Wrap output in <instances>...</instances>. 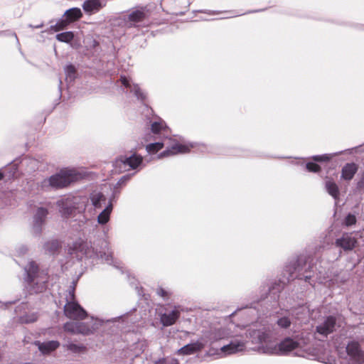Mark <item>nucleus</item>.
Returning <instances> with one entry per match:
<instances>
[{
  "label": "nucleus",
  "instance_id": "bf43d9fd",
  "mask_svg": "<svg viewBox=\"0 0 364 364\" xmlns=\"http://www.w3.org/2000/svg\"><path fill=\"white\" fill-rule=\"evenodd\" d=\"M294 164H296V165H299L300 164L299 162L296 161V162H293Z\"/></svg>",
  "mask_w": 364,
  "mask_h": 364
},
{
  "label": "nucleus",
  "instance_id": "4468645a",
  "mask_svg": "<svg viewBox=\"0 0 364 364\" xmlns=\"http://www.w3.org/2000/svg\"><path fill=\"white\" fill-rule=\"evenodd\" d=\"M48 215V210L44 207H39L33 216V228L35 234L40 235L42 232V227L45 223L46 219Z\"/></svg>",
  "mask_w": 364,
  "mask_h": 364
},
{
  "label": "nucleus",
  "instance_id": "6ab92c4d",
  "mask_svg": "<svg viewBox=\"0 0 364 364\" xmlns=\"http://www.w3.org/2000/svg\"><path fill=\"white\" fill-rule=\"evenodd\" d=\"M204 345L199 341L185 345L177 350L176 354L179 355H190L200 351Z\"/></svg>",
  "mask_w": 364,
  "mask_h": 364
},
{
  "label": "nucleus",
  "instance_id": "7c9ffc66",
  "mask_svg": "<svg viewBox=\"0 0 364 364\" xmlns=\"http://www.w3.org/2000/svg\"><path fill=\"white\" fill-rule=\"evenodd\" d=\"M61 247L60 242L58 240H52L44 244V249L50 254H55Z\"/></svg>",
  "mask_w": 364,
  "mask_h": 364
},
{
  "label": "nucleus",
  "instance_id": "09e8293b",
  "mask_svg": "<svg viewBox=\"0 0 364 364\" xmlns=\"http://www.w3.org/2000/svg\"><path fill=\"white\" fill-rule=\"evenodd\" d=\"M193 13H203V14H214L213 11H208V10H194L193 11Z\"/></svg>",
  "mask_w": 364,
  "mask_h": 364
},
{
  "label": "nucleus",
  "instance_id": "20e7f679",
  "mask_svg": "<svg viewBox=\"0 0 364 364\" xmlns=\"http://www.w3.org/2000/svg\"><path fill=\"white\" fill-rule=\"evenodd\" d=\"M88 199L87 197L68 196L57 202L59 213L64 219L75 216L79 213V228H81L85 223L86 218L82 213L85 210Z\"/></svg>",
  "mask_w": 364,
  "mask_h": 364
},
{
  "label": "nucleus",
  "instance_id": "c03bdc74",
  "mask_svg": "<svg viewBox=\"0 0 364 364\" xmlns=\"http://www.w3.org/2000/svg\"><path fill=\"white\" fill-rule=\"evenodd\" d=\"M76 282H73L72 284L70 286L68 291V296H67L66 299H68V301L75 300V291Z\"/></svg>",
  "mask_w": 364,
  "mask_h": 364
},
{
  "label": "nucleus",
  "instance_id": "dca6fc26",
  "mask_svg": "<svg viewBox=\"0 0 364 364\" xmlns=\"http://www.w3.org/2000/svg\"><path fill=\"white\" fill-rule=\"evenodd\" d=\"M179 306H174L173 310L168 313H164L160 316V322L164 326H170L173 325L178 319L181 315Z\"/></svg>",
  "mask_w": 364,
  "mask_h": 364
},
{
  "label": "nucleus",
  "instance_id": "0eeeda50",
  "mask_svg": "<svg viewBox=\"0 0 364 364\" xmlns=\"http://www.w3.org/2000/svg\"><path fill=\"white\" fill-rule=\"evenodd\" d=\"M298 346L299 343L297 341L290 337H287L279 343L274 348L266 347L264 349V346H262V348L264 349L263 352L265 353H279L281 355H285L296 349Z\"/></svg>",
  "mask_w": 364,
  "mask_h": 364
},
{
  "label": "nucleus",
  "instance_id": "79ce46f5",
  "mask_svg": "<svg viewBox=\"0 0 364 364\" xmlns=\"http://www.w3.org/2000/svg\"><path fill=\"white\" fill-rule=\"evenodd\" d=\"M156 294L159 296L162 297L164 300L167 301L169 299L171 295V292L162 288L161 287H159L156 289Z\"/></svg>",
  "mask_w": 364,
  "mask_h": 364
},
{
  "label": "nucleus",
  "instance_id": "13d9d810",
  "mask_svg": "<svg viewBox=\"0 0 364 364\" xmlns=\"http://www.w3.org/2000/svg\"><path fill=\"white\" fill-rule=\"evenodd\" d=\"M14 36H15V38H16V42H17V43H18V44H19L18 38V37H17L16 34V33H14Z\"/></svg>",
  "mask_w": 364,
  "mask_h": 364
},
{
  "label": "nucleus",
  "instance_id": "a211bd4d",
  "mask_svg": "<svg viewBox=\"0 0 364 364\" xmlns=\"http://www.w3.org/2000/svg\"><path fill=\"white\" fill-rule=\"evenodd\" d=\"M122 163L124 167L129 166L131 169L137 168L143 162V157L134 153L129 156H121L119 160L117 161V163Z\"/></svg>",
  "mask_w": 364,
  "mask_h": 364
},
{
  "label": "nucleus",
  "instance_id": "052dcab7",
  "mask_svg": "<svg viewBox=\"0 0 364 364\" xmlns=\"http://www.w3.org/2000/svg\"><path fill=\"white\" fill-rule=\"evenodd\" d=\"M363 30H364V26H363Z\"/></svg>",
  "mask_w": 364,
  "mask_h": 364
},
{
  "label": "nucleus",
  "instance_id": "f704fd0d",
  "mask_svg": "<svg viewBox=\"0 0 364 364\" xmlns=\"http://www.w3.org/2000/svg\"><path fill=\"white\" fill-rule=\"evenodd\" d=\"M166 125L162 120L154 122L151 124V131L154 134H159L161 132H166Z\"/></svg>",
  "mask_w": 364,
  "mask_h": 364
},
{
  "label": "nucleus",
  "instance_id": "f8f14e48",
  "mask_svg": "<svg viewBox=\"0 0 364 364\" xmlns=\"http://www.w3.org/2000/svg\"><path fill=\"white\" fill-rule=\"evenodd\" d=\"M119 81L124 87L130 91V92L134 93L138 100H140L141 102L145 101L146 98V94L141 90L137 84L132 83L131 78L125 75H121Z\"/></svg>",
  "mask_w": 364,
  "mask_h": 364
},
{
  "label": "nucleus",
  "instance_id": "a878e982",
  "mask_svg": "<svg viewBox=\"0 0 364 364\" xmlns=\"http://www.w3.org/2000/svg\"><path fill=\"white\" fill-rule=\"evenodd\" d=\"M345 152L351 153V149H346L343 151L334 152L332 154H324L321 155H314L311 156V159L316 162H324L329 161L333 157L341 155Z\"/></svg>",
  "mask_w": 364,
  "mask_h": 364
},
{
  "label": "nucleus",
  "instance_id": "de8ad7c7",
  "mask_svg": "<svg viewBox=\"0 0 364 364\" xmlns=\"http://www.w3.org/2000/svg\"><path fill=\"white\" fill-rule=\"evenodd\" d=\"M124 316L122 315V316H117V317H114V318H109V319H107L106 321V322L107 323H114L116 322L117 321L119 320L120 318H122Z\"/></svg>",
  "mask_w": 364,
  "mask_h": 364
},
{
  "label": "nucleus",
  "instance_id": "39448f33",
  "mask_svg": "<svg viewBox=\"0 0 364 364\" xmlns=\"http://www.w3.org/2000/svg\"><path fill=\"white\" fill-rule=\"evenodd\" d=\"M23 279L31 294H38L46 289V280L40 277L39 267L35 261H29L24 267Z\"/></svg>",
  "mask_w": 364,
  "mask_h": 364
},
{
  "label": "nucleus",
  "instance_id": "b1692460",
  "mask_svg": "<svg viewBox=\"0 0 364 364\" xmlns=\"http://www.w3.org/2000/svg\"><path fill=\"white\" fill-rule=\"evenodd\" d=\"M113 209L112 198L109 199L108 204L105 209L98 215L97 222L100 225H105L110 218V215Z\"/></svg>",
  "mask_w": 364,
  "mask_h": 364
},
{
  "label": "nucleus",
  "instance_id": "603ef678",
  "mask_svg": "<svg viewBox=\"0 0 364 364\" xmlns=\"http://www.w3.org/2000/svg\"><path fill=\"white\" fill-rule=\"evenodd\" d=\"M265 9H259V10H255V11H250L248 12H247V14H250V13H255V12H260V11H264Z\"/></svg>",
  "mask_w": 364,
  "mask_h": 364
},
{
  "label": "nucleus",
  "instance_id": "9b49d317",
  "mask_svg": "<svg viewBox=\"0 0 364 364\" xmlns=\"http://www.w3.org/2000/svg\"><path fill=\"white\" fill-rule=\"evenodd\" d=\"M247 336L251 339L252 343L268 344L271 341V336L269 331L264 329L249 330Z\"/></svg>",
  "mask_w": 364,
  "mask_h": 364
},
{
  "label": "nucleus",
  "instance_id": "1a4fd4ad",
  "mask_svg": "<svg viewBox=\"0 0 364 364\" xmlns=\"http://www.w3.org/2000/svg\"><path fill=\"white\" fill-rule=\"evenodd\" d=\"M346 351L353 364H364V352L357 341H350L346 348Z\"/></svg>",
  "mask_w": 364,
  "mask_h": 364
},
{
  "label": "nucleus",
  "instance_id": "6e6552de",
  "mask_svg": "<svg viewBox=\"0 0 364 364\" xmlns=\"http://www.w3.org/2000/svg\"><path fill=\"white\" fill-rule=\"evenodd\" d=\"M64 314L70 318L73 319H84L87 317L86 311L75 300L68 301L64 306Z\"/></svg>",
  "mask_w": 364,
  "mask_h": 364
},
{
  "label": "nucleus",
  "instance_id": "c756f323",
  "mask_svg": "<svg viewBox=\"0 0 364 364\" xmlns=\"http://www.w3.org/2000/svg\"><path fill=\"white\" fill-rule=\"evenodd\" d=\"M309 309L306 305H299L293 310V314L298 320H303L309 316Z\"/></svg>",
  "mask_w": 364,
  "mask_h": 364
},
{
  "label": "nucleus",
  "instance_id": "4c0bfd02",
  "mask_svg": "<svg viewBox=\"0 0 364 364\" xmlns=\"http://www.w3.org/2000/svg\"><path fill=\"white\" fill-rule=\"evenodd\" d=\"M305 168L309 172L311 173H318L321 170V168L318 164L312 161L306 163Z\"/></svg>",
  "mask_w": 364,
  "mask_h": 364
},
{
  "label": "nucleus",
  "instance_id": "e433bc0d",
  "mask_svg": "<svg viewBox=\"0 0 364 364\" xmlns=\"http://www.w3.org/2000/svg\"><path fill=\"white\" fill-rule=\"evenodd\" d=\"M291 321L288 316H282L277 319V324L282 328H287L291 326Z\"/></svg>",
  "mask_w": 364,
  "mask_h": 364
},
{
  "label": "nucleus",
  "instance_id": "49530a36",
  "mask_svg": "<svg viewBox=\"0 0 364 364\" xmlns=\"http://www.w3.org/2000/svg\"><path fill=\"white\" fill-rule=\"evenodd\" d=\"M28 308L27 303H21L19 306H16L15 309V312L16 314L18 313H21L23 311H25Z\"/></svg>",
  "mask_w": 364,
  "mask_h": 364
},
{
  "label": "nucleus",
  "instance_id": "4be33fe9",
  "mask_svg": "<svg viewBox=\"0 0 364 364\" xmlns=\"http://www.w3.org/2000/svg\"><path fill=\"white\" fill-rule=\"evenodd\" d=\"M36 345L43 354H48L56 350L60 346V343L58 341H36Z\"/></svg>",
  "mask_w": 364,
  "mask_h": 364
},
{
  "label": "nucleus",
  "instance_id": "bb28decb",
  "mask_svg": "<svg viewBox=\"0 0 364 364\" xmlns=\"http://www.w3.org/2000/svg\"><path fill=\"white\" fill-rule=\"evenodd\" d=\"M325 188L327 193L331 196L335 200L338 199L340 192L338 185L332 180H326L325 181Z\"/></svg>",
  "mask_w": 364,
  "mask_h": 364
},
{
  "label": "nucleus",
  "instance_id": "473e14b6",
  "mask_svg": "<svg viewBox=\"0 0 364 364\" xmlns=\"http://www.w3.org/2000/svg\"><path fill=\"white\" fill-rule=\"evenodd\" d=\"M165 145V140L150 143L146 146V150L149 154H154Z\"/></svg>",
  "mask_w": 364,
  "mask_h": 364
},
{
  "label": "nucleus",
  "instance_id": "423d86ee",
  "mask_svg": "<svg viewBox=\"0 0 364 364\" xmlns=\"http://www.w3.org/2000/svg\"><path fill=\"white\" fill-rule=\"evenodd\" d=\"M104 321L100 319L92 318L91 321L67 322L64 324V329L65 331L71 332L73 333H80L82 335H90L94 333L102 325Z\"/></svg>",
  "mask_w": 364,
  "mask_h": 364
},
{
  "label": "nucleus",
  "instance_id": "393cba45",
  "mask_svg": "<svg viewBox=\"0 0 364 364\" xmlns=\"http://www.w3.org/2000/svg\"><path fill=\"white\" fill-rule=\"evenodd\" d=\"M63 16L70 23H73L82 17V12L80 8L73 7L67 9Z\"/></svg>",
  "mask_w": 364,
  "mask_h": 364
},
{
  "label": "nucleus",
  "instance_id": "6e6d98bb",
  "mask_svg": "<svg viewBox=\"0 0 364 364\" xmlns=\"http://www.w3.org/2000/svg\"><path fill=\"white\" fill-rule=\"evenodd\" d=\"M16 301H8L6 303V305H8V304H15Z\"/></svg>",
  "mask_w": 364,
  "mask_h": 364
},
{
  "label": "nucleus",
  "instance_id": "412c9836",
  "mask_svg": "<svg viewBox=\"0 0 364 364\" xmlns=\"http://www.w3.org/2000/svg\"><path fill=\"white\" fill-rule=\"evenodd\" d=\"M358 171V165L354 162L346 164L341 168V179L351 181Z\"/></svg>",
  "mask_w": 364,
  "mask_h": 364
},
{
  "label": "nucleus",
  "instance_id": "5fc2aeb1",
  "mask_svg": "<svg viewBox=\"0 0 364 364\" xmlns=\"http://www.w3.org/2000/svg\"><path fill=\"white\" fill-rule=\"evenodd\" d=\"M61 85H62V81L60 79H59V92L60 94H61Z\"/></svg>",
  "mask_w": 364,
  "mask_h": 364
},
{
  "label": "nucleus",
  "instance_id": "cd10ccee",
  "mask_svg": "<svg viewBox=\"0 0 364 364\" xmlns=\"http://www.w3.org/2000/svg\"><path fill=\"white\" fill-rule=\"evenodd\" d=\"M145 13L141 10H135L128 15V21L130 22V26H132L136 23L141 22L145 18Z\"/></svg>",
  "mask_w": 364,
  "mask_h": 364
},
{
  "label": "nucleus",
  "instance_id": "3c124183",
  "mask_svg": "<svg viewBox=\"0 0 364 364\" xmlns=\"http://www.w3.org/2000/svg\"><path fill=\"white\" fill-rule=\"evenodd\" d=\"M27 251V248L26 247H22L20 248V252L21 253H25Z\"/></svg>",
  "mask_w": 364,
  "mask_h": 364
},
{
  "label": "nucleus",
  "instance_id": "5701e85b",
  "mask_svg": "<svg viewBox=\"0 0 364 364\" xmlns=\"http://www.w3.org/2000/svg\"><path fill=\"white\" fill-rule=\"evenodd\" d=\"M88 200L90 199L91 201V203L92 206L95 209L101 208L102 206V204H105L106 202V197L100 191H93L90 194L89 198H87Z\"/></svg>",
  "mask_w": 364,
  "mask_h": 364
},
{
  "label": "nucleus",
  "instance_id": "58836bf2",
  "mask_svg": "<svg viewBox=\"0 0 364 364\" xmlns=\"http://www.w3.org/2000/svg\"><path fill=\"white\" fill-rule=\"evenodd\" d=\"M68 349L73 353H80L85 351L86 348L83 345H78L72 343L68 345Z\"/></svg>",
  "mask_w": 364,
  "mask_h": 364
},
{
  "label": "nucleus",
  "instance_id": "4d7b16f0",
  "mask_svg": "<svg viewBox=\"0 0 364 364\" xmlns=\"http://www.w3.org/2000/svg\"><path fill=\"white\" fill-rule=\"evenodd\" d=\"M185 14V11H180L177 14L178 16H183Z\"/></svg>",
  "mask_w": 364,
  "mask_h": 364
},
{
  "label": "nucleus",
  "instance_id": "2eb2a0df",
  "mask_svg": "<svg viewBox=\"0 0 364 364\" xmlns=\"http://www.w3.org/2000/svg\"><path fill=\"white\" fill-rule=\"evenodd\" d=\"M190 151V148L183 144H181L178 143H175L171 146L166 147V149L158 154V159H162L165 157H169L171 156H173L178 154H185Z\"/></svg>",
  "mask_w": 364,
  "mask_h": 364
},
{
  "label": "nucleus",
  "instance_id": "ea45409f",
  "mask_svg": "<svg viewBox=\"0 0 364 364\" xmlns=\"http://www.w3.org/2000/svg\"><path fill=\"white\" fill-rule=\"evenodd\" d=\"M154 364H179V362L176 358L167 357L159 359Z\"/></svg>",
  "mask_w": 364,
  "mask_h": 364
},
{
  "label": "nucleus",
  "instance_id": "c85d7f7f",
  "mask_svg": "<svg viewBox=\"0 0 364 364\" xmlns=\"http://www.w3.org/2000/svg\"><path fill=\"white\" fill-rule=\"evenodd\" d=\"M70 24L69 21L63 15L55 24L50 26V30L54 32H58L68 28Z\"/></svg>",
  "mask_w": 364,
  "mask_h": 364
},
{
  "label": "nucleus",
  "instance_id": "a18cd8bd",
  "mask_svg": "<svg viewBox=\"0 0 364 364\" xmlns=\"http://www.w3.org/2000/svg\"><path fill=\"white\" fill-rule=\"evenodd\" d=\"M347 280H348V277L346 275H342V276L337 275V276H336V277L334 279H331V281L333 283V281H335L338 285L344 284Z\"/></svg>",
  "mask_w": 364,
  "mask_h": 364
},
{
  "label": "nucleus",
  "instance_id": "2f4dec72",
  "mask_svg": "<svg viewBox=\"0 0 364 364\" xmlns=\"http://www.w3.org/2000/svg\"><path fill=\"white\" fill-rule=\"evenodd\" d=\"M65 80L68 82H73L77 76V70L73 64L67 65L65 68Z\"/></svg>",
  "mask_w": 364,
  "mask_h": 364
},
{
  "label": "nucleus",
  "instance_id": "f3484780",
  "mask_svg": "<svg viewBox=\"0 0 364 364\" xmlns=\"http://www.w3.org/2000/svg\"><path fill=\"white\" fill-rule=\"evenodd\" d=\"M106 5V0H85L82 9L87 14H94L100 11Z\"/></svg>",
  "mask_w": 364,
  "mask_h": 364
},
{
  "label": "nucleus",
  "instance_id": "a19ab883",
  "mask_svg": "<svg viewBox=\"0 0 364 364\" xmlns=\"http://www.w3.org/2000/svg\"><path fill=\"white\" fill-rule=\"evenodd\" d=\"M134 175L132 174H126L123 176H122L119 180L117 181L115 188H117L118 187L123 186L127 184V183L131 179L132 176Z\"/></svg>",
  "mask_w": 364,
  "mask_h": 364
},
{
  "label": "nucleus",
  "instance_id": "f257e3e1",
  "mask_svg": "<svg viewBox=\"0 0 364 364\" xmlns=\"http://www.w3.org/2000/svg\"><path fill=\"white\" fill-rule=\"evenodd\" d=\"M328 277V272L321 265L320 261L314 264L310 255L301 254L285 264L281 278L269 281L260 287V297L251 303L249 307L257 309V304H259L263 313L277 309L280 293L287 283L298 280L304 282V287L309 285L314 287L316 282L322 284Z\"/></svg>",
  "mask_w": 364,
  "mask_h": 364
},
{
  "label": "nucleus",
  "instance_id": "37998d69",
  "mask_svg": "<svg viewBox=\"0 0 364 364\" xmlns=\"http://www.w3.org/2000/svg\"><path fill=\"white\" fill-rule=\"evenodd\" d=\"M356 223V218L353 214L348 213L344 220V224L346 226H351Z\"/></svg>",
  "mask_w": 364,
  "mask_h": 364
},
{
  "label": "nucleus",
  "instance_id": "aec40b11",
  "mask_svg": "<svg viewBox=\"0 0 364 364\" xmlns=\"http://www.w3.org/2000/svg\"><path fill=\"white\" fill-rule=\"evenodd\" d=\"M245 343L243 341L239 339L232 340L230 343L223 346L221 350L226 355H230L244 350Z\"/></svg>",
  "mask_w": 364,
  "mask_h": 364
},
{
  "label": "nucleus",
  "instance_id": "72a5a7b5",
  "mask_svg": "<svg viewBox=\"0 0 364 364\" xmlns=\"http://www.w3.org/2000/svg\"><path fill=\"white\" fill-rule=\"evenodd\" d=\"M74 33L70 31L59 33L55 36L57 41L66 43H70L74 39Z\"/></svg>",
  "mask_w": 364,
  "mask_h": 364
},
{
  "label": "nucleus",
  "instance_id": "ddd939ff",
  "mask_svg": "<svg viewBox=\"0 0 364 364\" xmlns=\"http://www.w3.org/2000/svg\"><path fill=\"white\" fill-rule=\"evenodd\" d=\"M357 244L356 238L352 233L345 232L335 241V245L343 249L344 251H351Z\"/></svg>",
  "mask_w": 364,
  "mask_h": 364
},
{
  "label": "nucleus",
  "instance_id": "7ed1b4c3",
  "mask_svg": "<svg viewBox=\"0 0 364 364\" xmlns=\"http://www.w3.org/2000/svg\"><path fill=\"white\" fill-rule=\"evenodd\" d=\"M80 178V173L75 170L63 168L38 182L37 187L39 191L43 192L57 191L68 187Z\"/></svg>",
  "mask_w": 364,
  "mask_h": 364
},
{
  "label": "nucleus",
  "instance_id": "f03ea898",
  "mask_svg": "<svg viewBox=\"0 0 364 364\" xmlns=\"http://www.w3.org/2000/svg\"><path fill=\"white\" fill-rule=\"evenodd\" d=\"M72 255H75L78 260L91 259L92 261H100L112 264L113 258L107 240H100L96 243L87 241L75 242L73 244Z\"/></svg>",
  "mask_w": 364,
  "mask_h": 364
},
{
  "label": "nucleus",
  "instance_id": "864d4df0",
  "mask_svg": "<svg viewBox=\"0 0 364 364\" xmlns=\"http://www.w3.org/2000/svg\"><path fill=\"white\" fill-rule=\"evenodd\" d=\"M98 45H99V43L97 41H96V40L92 41V46L93 47L97 46Z\"/></svg>",
  "mask_w": 364,
  "mask_h": 364
},
{
  "label": "nucleus",
  "instance_id": "8fccbe9b",
  "mask_svg": "<svg viewBox=\"0 0 364 364\" xmlns=\"http://www.w3.org/2000/svg\"><path fill=\"white\" fill-rule=\"evenodd\" d=\"M28 27L30 28H42L43 26V23H41L40 24H38V25H32V24H28Z\"/></svg>",
  "mask_w": 364,
  "mask_h": 364
},
{
  "label": "nucleus",
  "instance_id": "c9c22d12",
  "mask_svg": "<svg viewBox=\"0 0 364 364\" xmlns=\"http://www.w3.org/2000/svg\"><path fill=\"white\" fill-rule=\"evenodd\" d=\"M38 318L36 313L27 314L20 315L18 318V321L21 323H31L35 322Z\"/></svg>",
  "mask_w": 364,
  "mask_h": 364
},
{
  "label": "nucleus",
  "instance_id": "9d476101",
  "mask_svg": "<svg viewBox=\"0 0 364 364\" xmlns=\"http://www.w3.org/2000/svg\"><path fill=\"white\" fill-rule=\"evenodd\" d=\"M336 318L329 315L324 318L323 321L316 327V332L323 337H327L336 330Z\"/></svg>",
  "mask_w": 364,
  "mask_h": 364
}]
</instances>
